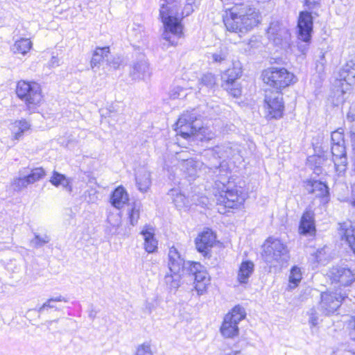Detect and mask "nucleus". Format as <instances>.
<instances>
[{"instance_id":"nucleus-8","label":"nucleus","mask_w":355,"mask_h":355,"mask_svg":"<svg viewBox=\"0 0 355 355\" xmlns=\"http://www.w3.org/2000/svg\"><path fill=\"white\" fill-rule=\"evenodd\" d=\"M262 79L265 84L279 91L296 82L295 76L283 67H269L263 71Z\"/></svg>"},{"instance_id":"nucleus-43","label":"nucleus","mask_w":355,"mask_h":355,"mask_svg":"<svg viewBox=\"0 0 355 355\" xmlns=\"http://www.w3.org/2000/svg\"><path fill=\"white\" fill-rule=\"evenodd\" d=\"M49 241L50 237L47 234L40 236L37 234H35V237L31 241V245L34 248H40L48 243Z\"/></svg>"},{"instance_id":"nucleus-33","label":"nucleus","mask_w":355,"mask_h":355,"mask_svg":"<svg viewBox=\"0 0 355 355\" xmlns=\"http://www.w3.org/2000/svg\"><path fill=\"white\" fill-rule=\"evenodd\" d=\"M33 43L28 38L21 37L17 40L11 46V51L15 54L25 55L32 49Z\"/></svg>"},{"instance_id":"nucleus-15","label":"nucleus","mask_w":355,"mask_h":355,"mask_svg":"<svg viewBox=\"0 0 355 355\" xmlns=\"http://www.w3.org/2000/svg\"><path fill=\"white\" fill-rule=\"evenodd\" d=\"M327 276L332 282L339 283L345 286L351 285L355 281V274L345 266H333L328 272Z\"/></svg>"},{"instance_id":"nucleus-6","label":"nucleus","mask_w":355,"mask_h":355,"mask_svg":"<svg viewBox=\"0 0 355 355\" xmlns=\"http://www.w3.org/2000/svg\"><path fill=\"white\" fill-rule=\"evenodd\" d=\"M16 94L31 112H35L43 102L41 87L35 82L19 81Z\"/></svg>"},{"instance_id":"nucleus-54","label":"nucleus","mask_w":355,"mask_h":355,"mask_svg":"<svg viewBox=\"0 0 355 355\" xmlns=\"http://www.w3.org/2000/svg\"><path fill=\"white\" fill-rule=\"evenodd\" d=\"M49 64L51 67H56L60 65V60L56 56H52L51 59L49 62Z\"/></svg>"},{"instance_id":"nucleus-38","label":"nucleus","mask_w":355,"mask_h":355,"mask_svg":"<svg viewBox=\"0 0 355 355\" xmlns=\"http://www.w3.org/2000/svg\"><path fill=\"white\" fill-rule=\"evenodd\" d=\"M140 210L141 206L139 203H133L131 207L128 209L127 214L128 218L130 222V224L132 226H135L140 216Z\"/></svg>"},{"instance_id":"nucleus-14","label":"nucleus","mask_w":355,"mask_h":355,"mask_svg":"<svg viewBox=\"0 0 355 355\" xmlns=\"http://www.w3.org/2000/svg\"><path fill=\"white\" fill-rule=\"evenodd\" d=\"M267 33L268 39L282 49H286L290 46L291 34L288 30L279 22L271 23Z\"/></svg>"},{"instance_id":"nucleus-37","label":"nucleus","mask_w":355,"mask_h":355,"mask_svg":"<svg viewBox=\"0 0 355 355\" xmlns=\"http://www.w3.org/2000/svg\"><path fill=\"white\" fill-rule=\"evenodd\" d=\"M302 279V272L298 266H293L290 271L288 277V287L290 289L296 288Z\"/></svg>"},{"instance_id":"nucleus-47","label":"nucleus","mask_w":355,"mask_h":355,"mask_svg":"<svg viewBox=\"0 0 355 355\" xmlns=\"http://www.w3.org/2000/svg\"><path fill=\"white\" fill-rule=\"evenodd\" d=\"M85 200L88 203H96L98 200V191L95 189H90L85 192Z\"/></svg>"},{"instance_id":"nucleus-19","label":"nucleus","mask_w":355,"mask_h":355,"mask_svg":"<svg viewBox=\"0 0 355 355\" xmlns=\"http://www.w3.org/2000/svg\"><path fill=\"white\" fill-rule=\"evenodd\" d=\"M339 234L343 241H346L355 254V228L351 221L340 224Z\"/></svg>"},{"instance_id":"nucleus-27","label":"nucleus","mask_w":355,"mask_h":355,"mask_svg":"<svg viewBox=\"0 0 355 355\" xmlns=\"http://www.w3.org/2000/svg\"><path fill=\"white\" fill-rule=\"evenodd\" d=\"M136 184L141 192H146L151 185L150 174L146 168H139L135 174Z\"/></svg>"},{"instance_id":"nucleus-57","label":"nucleus","mask_w":355,"mask_h":355,"mask_svg":"<svg viewBox=\"0 0 355 355\" xmlns=\"http://www.w3.org/2000/svg\"><path fill=\"white\" fill-rule=\"evenodd\" d=\"M352 192H353V197H352V204L353 206H355V184L353 187Z\"/></svg>"},{"instance_id":"nucleus-2","label":"nucleus","mask_w":355,"mask_h":355,"mask_svg":"<svg viewBox=\"0 0 355 355\" xmlns=\"http://www.w3.org/2000/svg\"><path fill=\"white\" fill-rule=\"evenodd\" d=\"M159 5V16L164 28L162 37L171 45H175L177 41L174 37L180 38L182 35L181 21L193 12L192 4L187 3L181 12L179 0H160Z\"/></svg>"},{"instance_id":"nucleus-63","label":"nucleus","mask_w":355,"mask_h":355,"mask_svg":"<svg viewBox=\"0 0 355 355\" xmlns=\"http://www.w3.org/2000/svg\"><path fill=\"white\" fill-rule=\"evenodd\" d=\"M146 309H148V311H149V312H150V313L151 312V309H150V307L146 306Z\"/></svg>"},{"instance_id":"nucleus-60","label":"nucleus","mask_w":355,"mask_h":355,"mask_svg":"<svg viewBox=\"0 0 355 355\" xmlns=\"http://www.w3.org/2000/svg\"><path fill=\"white\" fill-rule=\"evenodd\" d=\"M213 136H214V134L211 133V132H209L208 134V136L207 137H205V139H207V140H209V139H212Z\"/></svg>"},{"instance_id":"nucleus-56","label":"nucleus","mask_w":355,"mask_h":355,"mask_svg":"<svg viewBox=\"0 0 355 355\" xmlns=\"http://www.w3.org/2000/svg\"><path fill=\"white\" fill-rule=\"evenodd\" d=\"M309 162H315L316 164H320L322 162V158L320 156H313L310 157L309 159Z\"/></svg>"},{"instance_id":"nucleus-22","label":"nucleus","mask_w":355,"mask_h":355,"mask_svg":"<svg viewBox=\"0 0 355 355\" xmlns=\"http://www.w3.org/2000/svg\"><path fill=\"white\" fill-rule=\"evenodd\" d=\"M215 241V235L211 230H207L202 232L196 239V248L200 252H207L213 246Z\"/></svg>"},{"instance_id":"nucleus-12","label":"nucleus","mask_w":355,"mask_h":355,"mask_svg":"<svg viewBox=\"0 0 355 355\" xmlns=\"http://www.w3.org/2000/svg\"><path fill=\"white\" fill-rule=\"evenodd\" d=\"M242 67L240 62H233L232 67L226 70L222 75L224 89L232 96L239 97L241 94V88L237 80L241 76Z\"/></svg>"},{"instance_id":"nucleus-3","label":"nucleus","mask_w":355,"mask_h":355,"mask_svg":"<svg viewBox=\"0 0 355 355\" xmlns=\"http://www.w3.org/2000/svg\"><path fill=\"white\" fill-rule=\"evenodd\" d=\"M221 1H232L234 4V6L228 8L230 13L224 18V24L229 31L244 33L259 23V15L255 8L239 3V0Z\"/></svg>"},{"instance_id":"nucleus-24","label":"nucleus","mask_w":355,"mask_h":355,"mask_svg":"<svg viewBox=\"0 0 355 355\" xmlns=\"http://www.w3.org/2000/svg\"><path fill=\"white\" fill-rule=\"evenodd\" d=\"M130 74L135 80H146L148 78L151 74L148 63L144 60L134 63Z\"/></svg>"},{"instance_id":"nucleus-36","label":"nucleus","mask_w":355,"mask_h":355,"mask_svg":"<svg viewBox=\"0 0 355 355\" xmlns=\"http://www.w3.org/2000/svg\"><path fill=\"white\" fill-rule=\"evenodd\" d=\"M110 53V47H98L96 49L93 53V56L91 60V67L93 69L101 63L105 59H107Z\"/></svg>"},{"instance_id":"nucleus-4","label":"nucleus","mask_w":355,"mask_h":355,"mask_svg":"<svg viewBox=\"0 0 355 355\" xmlns=\"http://www.w3.org/2000/svg\"><path fill=\"white\" fill-rule=\"evenodd\" d=\"M261 256L270 267H282L290 259L287 245L280 239L272 236L263 243Z\"/></svg>"},{"instance_id":"nucleus-23","label":"nucleus","mask_w":355,"mask_h":355,"mask_svg":"<svg viewBox=\"0 0 355 355\" xmlns=\"http://www.w3.org/2000/svg\"><path fill=\"white\" fill-rule=\"evenodd\" d=\"M141 234L144 237V248L148 253H153L157 249V241L155 238V230L150 227L146 225L143 227Z\"/></svg>"},{"instance_id":"nucleus-59","label":"nucleus","mask_w":355,"mask_h":355,"mask_svg":"<svg viewBox=\"0 0 355 355\" xmlns=\"http://www.w3.org/2000/svg\"><path fill=\"white\" fill-rule=\"evenodd\" d=\"M314 172L317 174H320L322 172L320 166H316L315 168H314Z\"/></svg>"},{"instance_id":"nucleus-5","label":"nucleus","mask_w":355,"mask_h":355,"mask_svg":"<svg viewBox=\"0 0 355 355\" xmlns=\"http://www.w3.org/2000/svg\"><path fill=\"white\" fill-rule=\"evenodd\" d=\"M189 262L184 261V257L175 247L172 246L169 248L168 253L169 272L165 275L164 281L171 288L176 289L180 286L182 276L189 269V267H187Z\"/></svg>"},{"instance_id":"nucleus-13","label":"nucleus","mask_w":355,"mask_h":355,"mask_svg":"<svg viewBox=\"0 0 355 355\" xmlns=\"http://www.w3.org/2000/svg\"><path fill=\"white\" fill-rule=\"evenodd\" d=\"M346 297L345 295L337 291H325L320 294L319 309L325 315L334 313L341 305L342 301Z\"/></svg>"},{"instance_id":"nucleus-7","label":"nucleus","mask_w":355,"mask_h":355,"mask_svg":"<svg viewBox=\"0 0 355 355\" xmlns=\"http://www.w3.org/2000/svg\"><path fill=\"white\" fill-rule=\"evenodd\" d=\"M175 125V130L178 134L185 139L190 137H196L202 140V136L208 130L206 128H202L201 124L198 122L195 110L184 112L180 116Z\"/></svg>"},{"instance_id":"nucleus-62","label":"nucleus","mask_w":355,"mask_h":355,"mask_svg":"<svg viewBox=\"0 0 355 355\" xmlns=\"http://www.w3.org/2000/svg\"><path fill=\"white\" fill-rule=\"evenodd\" d=\"M190 89H193V90H196L197 89L196 87H193L192 85H190Z\"/></svg>"},{"instance_id":"nucleus-41","label":"nucleus","mask_w":355,"mask_h":355,"mask_svg":"<svg viewBox=\"0 0 355 355\" xmlns=\"http://www.w3.org/2000/svg\"><path fill=\"white\" fill-rule=\"evenodd\" d=\"M56 302H67V300L62 295H58L55 297H51L48 299L38 309L40 313L44 311L46 309H56L54 304Z\"/></svg>"},{"instance_id":"nucleus-9","label":"nucleus","mask_w":355,"mask_h":355,"mask_svg":"<svg viewBox=\"0 0 355 355\" xmlns=\"http://www.w3.org/2000/svg\"><path fill=\"white\" fill-rule=\"evenodd\" d=\"M229 172L227 175H218L219 178L218 181L223 184V188L220 193V198L218 201L223 203L225 207L229 208H236L243 204L245 200V193L241 189L236 186L231 187L225 185V182L228 179Z\"/></svg>"},{"instance_id":"nucleus-30","label":"nucleus","mask_w":355,"mask_h":355,"mask_svg":"<svg viewBox=\"0 0 355 355\" xmlns=\"http://www.w3.org/2000/svg\"><path fill=\"white\" fill-rule=\"evenodd\" d=\"M254 265L252 261H243L238 271L237 281L241 284H247L249 281V278L254 272Z\"/></svg>"},{"instance_id":"nucleus-29","label":"nucleus","mask_w":355,"mask_h":355,"mask_svg":"<svg viewBox=\"0 0 355 355\" xmlns=\"http://www.w3.org/2000/svg\"><path fill=\"white\" fill-rule=\"evenodd\" d=\"M31 123L26 119L16 120L10 124V130L13 139L19 140L31 128Z\"/></svg>"},{"instance_id":"nucleus-46","label":"nucleus","mask_w":355,"mask_h":355,"mask_svg":"<svg viewBox=\"0 0 355 355\" xmlns=\"http://www.w3.org/2000/svg\"><path fill=\"white\" fill-rule=\"evenodd\" d=\"M175 158L178 161V166L180 168L182 166L183 162H188L190 160L194 159L193 158L190 157L189 153L186 150H182L177 153Z\"/></svg>"},{"instance_id":"nucleus-28","label":"nucleus","mask_w":355,"mask_h":355,"mask_svg":"<svg viewBox=\"0 0 355 355\" xmlns=\"http://www.w3.org/2000/svg\"><path fill=\"white\" fill-rule=\"evenodd\" d=\"M187 267L189 269L186 272L194 276V282H210V279L206 271L202 270V266L198 262H189Z\"/></svg>"},{"instance_id":"nucleus-52","label":"nucleus","mask_w":355,"mask_h":355,"mask_svg":"<svg viewBox=\"0 0 355 355\" xmlns=\"http://www.w3.org/2000/svg\"><path fill=\"white\" fill-rule=\"evenodd\" d=\"M132 31L133 32V34L136 38L139 37H141V33L144 32V28L140 25L134 24L132 28Z\"/></svg>"},{"instance_id":"nucleus-61","label":"nucleus","mask_w":355,"mask_h":355,"mask_svg":"<svg viewBox=\"0 0 355 355\" xmlns=\"http://www.w3.org/2000/svg\"><path fill=\"white\" fill-rule=\"evenodd\" d=\"M227 355H243L240 352H234L228 354Z\"/></svg>"},{"instance_id":"nucleus-34","label":"nucleus","mask_w":355,"mask_h":355,"mask_svg":"<svg viewBox=\"0 0 355 355\" xmlns=\"http://www.w3.org/2000/svg\"><path fill=\"white\" fill-rule=\"evenodd\" d=\"M168 196L172 199L175 207L180 209L187 206L188 200L178 188L171 189Z\"/></svg>"},{"instance_id":"nucleus-53","label":"nucleus","mask_w":355,"mask_h":355,"mask_svg":"<svg viewBox=\"0 0 355 355\" xmlns=\"http://www.w3.org/2000/svg\"><path fill=\"white\" fill-rule=\"evenodd\" d=\"M107 62L110 67L115 69H118L121 64V60L119 58H113L112 61L109 60L107 58Z\"/></svg>"},{"instance_id":"nucleus-11","label":"nucleus","mask_w":355,"mask_h":355,"mask_svg":"<svg viewBox=\"0 0 355 355\" xmlns=\"http://www.w3.org/2000/svg\"><path fill=\"white\" fill-rule=\"evenodd\" d=\"M263 107L266 116L268 119L282 118L284 111V103L282 92L270 89L266 90Z\"/></svg>"},{"instance_id":"nucleus-18","label":"nucleus","mask_w":355,"mask_h":355,"mask_svg":"<svg viewBox=\"0 0 355 355\" xmlns=\"http://www.w3.org/2000/svg\"><path fill=\"white\" fill-rule=\"evenodd\" d=\"M336 82L344 83L345 89H351L352 85L355 83V62L350 60L347 62L339 71V78Z\"/></svg>"},{"instance_id":"nucleus-42","label":"nucleus","mask_w":355,"mask_h":355,"mask_svg":"<svg viewBox=\"0 0 355 355\" xmlns=\"http://www.w3.org/2000/svg\"><path fill=\"white\" fill-rule=\"evenodd\" d=\"M315 258L317 262L324 263L329 259V249L327 246L318 249L315 253Z\"/></svg>"},{"instance_id":"nucleus-16","label":"nucleus","mask_w":355,"mask_h":355,"mask_svg":"<svg viewBox=\"0 0 355 355\" xmlns=\"http://www.w3.org/2000/svg\"><path fill=\"white\" fill-rule=\"evenodd\" d=\"M297 27L298 38L304 42H309L313 31V18L310 12H300Z\"/></svg>"},{"instance_id":"nucleus-39","label":"nucleus","mask_w":355,"mask_h":355,"mask_svg":"<svg viewBox=\"0 0 355 355\" xmlns=\"http://www.w3.org/2000/svg\"><path fill=\"white\" fill-rule=\"evenodd\" d=\"M28 179L24 173L19 171V176L15 178L11 183V186L15 191H20L29 185Z\"/></svg>"},{"instance_id":"nucleus-31","label":"nucleus","mask_w":355,"mask_h":355,"mask_svg":"<svg viewBox=\"0 0 355 355\" xmlns=\"http://www.w3.org/2000/svg\"><path fill=\"white\" fill-rule=\"evenodd\" d=\"M350 89H345V85L344 83L336 82V89L333 92V94L331 96V99L332 103L338 106L343 104L347 98V94L349 92Z\"/></svg>"},{"instance_id":"nucleus-58","label":"nucleus","mask_w":355,"mask_h":355,"mask_svg":"<svg viewBox=\"0 0 355 355\" xmlns=\"http://www.w3.org/2000/svg\"><path fill=\"white\" fill-rule=\"evenodd\" d=\"M350 138H351V141L352 142V146H355V132H352L350 134Z\"/></svg>"},{"instance_id":"nucleus-20","label":"nucleus","mask_w":355,"mask_h":355,"mask_svg":"<svg viewBox=\"0 0 355 355\" xmlns=\"http://www.w3.org/2000/svg\"><path fill=\"white\" fill-rule=\"evenodd\" d=\"M300 232L302 234H310L312 235L315 232V220H314V212L310 209L306 210L302 214L300 220Z\"/></svg>"},{"instance_id":"nucleus-17","label":"nucleus","mask_w":355,"mask_h":355,"mask_svg":"<svg viewBox=\"0 0 355 355\" xmlns=\"http://www.w3.org/2000/svg\"><path fill=\"white\" fill-rule=\"evenodd\" d=\"M332 159L335 168L338 175H342L346 171L347 159L345 145H331Z\"/></svg>"},{"instance_id":"nucleus-55","label":"nucleus","mask_w":355,"mask_h":355,"mask_svg":"<svg viewBox=\"0 0 355 355\" xmlns=\"http://www.w3.org/2000/svg\"><path fill=\"white\" fill-rule=\"evenodd\" d=\"M350 328V335L355 339V318H353L349 324Z\"/></svg>"},{"instance_id":"nucleus-10","label":"nucleus","mask_w":355,"mask_h":355,"mask_svg":"<svg viewBox=\"0 0 355 355\" xmlns=\"http://www.w3.org/2000/svg\"><path fill=\"white\" fill-rule=\"evenodd\" d=\"M245 317V309L239 306H235L230 312L225 315L220 327V333L225 338H234L239 333L238 324Z\"/></svg>"},{"instance_id":"nucleus-48","label":"nucleus","mask_w":355,"mask_h":355,"mask_svg":"<svg viewBox=\"0 0 355 355\" xmlns=\"http://www.w3.org/2000/svg\"><path fill=\"white\" fill-rule=\"evenodd\" d=\"M135 355H153L150 345L148 343H144L139 345Z\"/></svg>"},{"instance_id":"nucleus-40","label":"nucleus","mask_w":355,"mask_h":355,"mask_svg":"<svg viewBox=\"0 0 355 355\" xmlns=\"http://www.w3.org/2000/svg\"><path fill=\"white\" fill-rule=\"evenodd\" d=\"M46 173L43 168L38 167L31 170L28 174H25L28 179V182L30 184H34L35 182L40 181L45 176Z\"/></svg>"},{"instance_id":"nucleus-44","label":"nucleus","mask_w":355,"mask_h":355,"mask_svg":"<svg viewBox=\"0 0 355 355\" xmlns=\"http://www.w3.org/2000/svg\"><path fill=\"white\" fill-rule=\"evenodd\" d=\"M331 145H345L343 130L338 129L331 133Z\"/></svg>"},{"instance_id":"nucleus-45","label":"nucleus","mask_w":355,"mask_h":355,"mask_svg":"<svg viewBox=\"0 0 355 355\" xmlns=\"http://www.w3.org/2000/svg\"><path fill=\"white\" fill-rule=\"evenodd\" d=\"M187 96L184 89L177 86L172 88L169 92V96L171 99L182 98Z\"/></svg>"},{"instance_id":"nucleus-32","label":"nucleus","mask_w":355,"mask_h":355,"mask_svg":"<svg viewBox=\"0 0 355 355\" xmlns=\"http://www.w3.org/2000/svg\"><path fill=\"white\" fill-rule=\"evenodd\" d=\"M49 182L56 187L60 186L69 192L72 191L71 179L58 172L54 171L53 173Z\"/></svg>"},{"instance_id":"nucleus-51","label":"nucleus","mask_w":355,"mask_h":355,"mask_svg":"<svg viewBox=\"0 0 355 355\" xmlns=\"http://www.w3.org/2000/svg\"><path fill=\"white\" fill-rule=\"evenodd\" d=\"M309 315V323L312 325V326H316L318 324V318L317 317V314H316V311L314 309H311L309 313H308Z\"/></svg>"},{"instance_id":"nucleus-50","label":"nucleus","mask_w":355,"mask_h":355,"mask_svg":"<svg viewBox=\"0 0 355 355\" xmlns=\"http://www.w3.org/2000/svg\"><path fill=\"white\" fill-rule=\"evenodd\" d=\"M261 42L257 37H251L248 43V49L250 51L253 49H258L261 46Z\"/></svg>"},{"instance_id":"nucleus-1","label":"nucleus","mask_w":355,"mask_h":355,"mask_svg":"<svg viewBox=\"0 0 355 355\" xmlns=\"http://www.w3.org/2000/svg\"><path fill=\"white\" fill-rule=\"evenodd\" d=\"M232 156H234V150L229 145L216 146L204 151L203 157L206 163L194 159L188 162H183L180 169L191 178L198 176L202 171L213 176H226L228 173V166L225 159Z\"/></svg>"},{"instance_id":"nucleus-49","label":"nucleus","mask_w":355,"mask_h":355,"mask_svg":"<svg viewBox=\"0 0 355 355\" xmlns=\"http://www.w3.org/2000/svg\"><path fill=\"white\" fill-rule=\"evenodd\" d=\"M210 282H194L195 284V290L197 291L198 295H203L207 289V286Z\"/></svg>"},{"instance_id":"nucleus-26","label":"nucleus","mask_w":355,"mask_h":355,"mask_svg":"<svg viewBox=\"0 0 355 355\" xmlns=\"http://www.w3.org/2000/svg\"><path fill=\"white\" fill-rule=\"evenodd\" d=\"M208 56L213 63L224 64L232 60L231 51L225 44H221L214 52L209 53Z\"/></svg>"},{"instance_id":"nucleus-21","label":"nucleus","mask_w":355,"mask_h":355,"mask_svg":"<svg viewBox=\"0 0 355 355\" xmlns=\"http://www.w3.org/2000/svg\"><path fill=\"white\" fill-rule=\"evenodd\" d=\"M306 189L309 193H313L315 197L321 198L322 202L328 201L329 190L327 186L320 181H309Z\"/></svg>"},{"instance_id":"nucleus-25","label":"nucleus","mask_w":355,"mask_h":355,"mask_svg":"<svg viewBox=\"0 0 355 355\" xmlns=\"http://www.w3.org/2000/svg\"><path fill=\"white\" fill-rule=\"evenodd\" d=\"M128 201L129 195L122 186H119L114 190L110 200L111 205L117 209H122Z\"/></svg>"},{"instance_id":"nucleus-35","label":"nucleus","mask_w":355,"mask_h":355,"mask_svg":"<svg viewBox=\"0 0 355 355\" xmlns=\"http://www.w3.org/2000/svg\"><path fill=\"white\" fill-rule=\"evenodd\" d=\"M215 83L216 78L212 73H207L203 74L198 80V92H206L209 89L211 88Z\"/></svg>"}]
</instances>
